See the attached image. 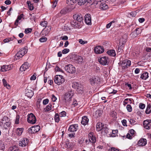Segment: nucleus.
Segmentation results:
<instances>
[{
  "label": "nucleus",
  "mask_w": 151,
  "mask_h": 151,
  "mask_svg": "<svg viewBox=\"0 0 151 151\" xmlns=\"http://www.w3.org/2000/svg\"><path fill=\"white\" fill-rule=\"evenodd\" d=\"M74 92L72 91L66 92L64 95L63 100L67 104H69L72 101Z\"/></svg>",
  "instance_id": "1"
},
{
  "label": "nucleus",
  "mask_w": 151,
  "mask_h": 151,
  "mask_svg": "<svg viewBox=\"0 0 151 151\" xmlns=\"http://www.w3.org/2000/svg\"><path fill=\"white\" fill-rule=\"evenodd\" d=\"M54 81L55 83L59 85L63 83L64 82V79L63 76L60 75H57L55 76Z\"/></svg>",
  "instance_id": "2"
},
{
  "label": "nucleus",
  "mask_w": 151,
  "mask_h": 151,
  "mask_svg": "<svg viewBox=\"0 0 151 151\" xmlns=\"http://www.w3.org/2000/svg\"><path fill=\"white\" fill-rule=\"evenodd\" d=\"M72 87L76 89L79 93H82L83 92V88L81 84L77 82H74L73 83Z\"/></svg>",
  "instance_id": "3"
},
{
  "label": "nucleus",
  "mask_w": 151,
  "mask_h": 151,
  "mask_svg": "<svg viewBox=\"0 0 151 151\" xmlns=\"http://www.w3.org/2000/svg\"><path fill=\"white\" fill-rule=\"evenodd\" d=\"M67 72L69 73H73L76 72V68L71 64H68L64 67Z\"/></svg>",
  "instance_id": "4"
},
{
  "label": "nucleus",
  "mask_w": 151,
  "mask_h": 151,
  "mask_svg": "<svg viewBox=\"0 0 151 151\" xmlns=\"http://www.w3.org/2000/svg\"><path fill=\"white\" fill-rule=\"evenodd\" d=\"M27 116V120L28 123L31 124L35 123L36 122V117L32 113L28 114Z\"/></svg>",
  "instance_id": "5"
},
{
  "label": "nucleus",
  "mask_w": 151,
  "mask_h": 151,
  "mask_svg": "<svg viewBox=\"0 0 151 151\" xmlns=\"http://www.w3.org/2000/svg\"><path fill=\"white\" fill-rule=\"evenodd\" d=\"M27 49L25 48H22L17 53L16 55V57H17L18 59L22 58L27 52Z\"/></svg>",
  "instance_id": "6"
},
{
  "label": "nucleus",
  "mask_w": 151,
  "mask_h": 151,
  "mask_svg": "<svg viewBox=\"0 0 151 151\" xmlns=\"http://www.w3.org/2000/svg\"><path fill=\"white\" fill-rule=\"evenodd\" d=\"M98 60L100 64L104 65L108 64L109 61L108 57L106 56L102 57L99 59Z\"/></svg>",
  "instance_id": "7"
},
{
  "label": "nucleus",
  "mask_w": 151,
  "mask_h": 151,
  "mask_svg": "<svg viewBox=\"0 0 151 151\" xmlns=\"http://www.w3.org/2000/svg\"><path fill=\"white\" fill-rule=\"evenodd\" d=\"M71 26L73 27H75V28H80L82 25V24L78 23L77 21L75 19L71 20L70 22Z\"/></svg>",
  "instance_id": "8"
},
{
  "label": "nucleus",
  "mask_w": 151,
  "mask_h": 151,
  "mask_svg": "<svg viewBox=\"0 0 151 151\" xmlns=\"http://www.w3.org/2000/svg\"><path fill=\"white\" fill-rule=\"evenodd\" d=\"M131 64V62L130 60H125L123 61L121 64L123 69H125L129 66Z\"/></svg>",
  "instance_id": "9"
},
{
  "label": "nucleus",
  "mask_w": 151,
  "mask_h": 151,
  "mask_svg": "<svg viewBox=\"0 0 151 151\" xmlns=\"http://www.w3.org/2000/svg\"><path fill=\"white\" fill-rule=\"evenodd\" d=\"M73 18L74 19L76 20L78 23H81L83 22V18L81 14H76L73 16Z\"/></svg>",
  "instance_id": "10"
},
{
  "label": "nucleus",
  "mask_w": 151,
  "mask_h": 151,
  "mask_svg": "<svg viewBox=\"0 0 151 151\" xmlns=\"http://www.w3.org/2000/svg\"><path fill=\"white\" fill-rule=\"evenodd\" d=\"M104 50L103 47L100 46H96L94 49L95 52L97 54L101 53L104 51Z\"/></svg>",
  "instance_id": "11"
},
{
  "label": "nucleus",
  "mask_w": 151,
  "mask_h": 151,
  "mask_svg": "<svg viewBox=\"0 0 151 151\" xmlns=\"http://www.w3.org/2000/svg\"><path fill=\"white\" fill-rule=\"evenodd\" d=\"M144 126L147 129H150L151 126V120L147 119L143 122Z\"/></svg>",
  "instance_id": "12"
},
{
  "label": "nucleus",
  "mask_w": 151,
  "mask_h": 151,
  "mask_svg": "<svg viewBox=\"0 0 151 151\" xmlns=\"http://www.w3.org/2000/svg\"><path fill=\"white\" fill-rule=\"evenodd\" d=\"M40 129V127L39 126L37 125L32 126L30 128V132L31 133H35L38 132Z\"/></svg>",
  "instance_id": "13"
},
{
  "label": "nucleus",
  "mask_w": 151,
  "mask_h": 151,
  "mask_svg": "<svg viewBox=\"0 0 151 151\" xmlns=\"http://www.w3.org/2000/svg\"><path fill=\"white\" fill-rule=\"evenodd\" d=\"M78 129V126L77 124L71 125L70 126L68 129V131L70 132H74L76 131Z\"/></svg>",
  "instance_id": "14"
},
{
  "label": "nucleus",
  "mask_w": 151,
  "mask_h": 151,
  "mask_svg": "<svg viewBox=\"0 0 151 151\" xmlns=\"http://www.w3.org/2000/svg\"><path fill=\"white\" fill-rule=\"evenodd\" d=\"M85 21L86 23L88 25L91 24V18L90 14H87L85 16Z\"/></svg>",
  "instance_id": "15"
},
{
  "label": "nucleus",
  "mask_w": 151,
  "mask_h": 151,
  "mask_svg": "<svg viewBox=\"0 0 151 151\" xmlns=\"http://www.w3.org/2000/svg\"><path fill=\"white\" fill-rule=\"evenodd\" d=\"M29 142L28 139L26 138H23L22 140L20 141L19 142V145L22 147H24L28 144Z\"/></svg>",
  "instance_id": "16"
},
{
  "label": "nucleus",
  "mask_w": 151,
  "mask_h": 151,
  "mask_svg": "<svg viewBox=\"0 0 151 151\" xmlns=\"http://www.w3.org/2000/svg\"><path fill=\"white\" fill-rule=\"evenodd\" d=\"M89 140L92 143H95L96 141V138L94 136L93 133H89L88 135Z\"/></svg>",
  "instance_id": "17"
},
{
  "label": "nucleus",
  "mask_w": 151,
  "mask_h": 151,
  "mask_svg": "<svg viewBox=\"0 0 151 151\" xmlns=\"http://www.w3.org/2000/svg\"><path fill=\"white\" fill-rule=\"evenodd\" d=\"M30 66V65L27 62L24 63L20 67L19 70L21 71H25Z\"/></svg>",
  "instance_id": "18"
},
{
  "label": "nucleus",
  "mask_w": 151,
  "mask_h": 151,
  "mask_svg": "<svg viewBox=\"0 0 151 151\" xmlns=\"http://www.w3.org/2000/svg\"><path fill=\"white\" fill-rule=\"evenodd\" d=\"M25 95L29 98H31L34 95L33 91L28 89H25Z\"/></svg>",
  "instance_id": "19"
},
{
  "label": "nucleus",
  "mask_w": 151,
  "mask_h": 151,
  "mask_svg": "<svg viewBox=\"0 0 151 151\" xmlns=\"http://www.w3.org/2000/svg\"><path fill=\"white\" fill-rule=\"evenodd\" d=\"M146 144V139L144 138L140 139L137 143V144L139 146H145Z\"/></svg>",
  "instance_id": "20"
},
{
  "label": "nucleus",
  "mask_w": 151,
  "mask_h": 151,
  "mask_svg": "<svg viewBox=\"0 0 151 151\" xmlns=\"http://www.w3.org/2000/svg\"><path fill=\"white\" fill-rule=\"evenodd\" d=\"M102 112L103 111L100 109L97 110L94 114V117L96 119L100 117L102 114Z\"/></svg>",
  "instance_id": "21"
},
{
  "label": "nucleus",
  "mask_w": 151,
  "mask_h": 151,
  "mask_svg": "<svg viewBox=\"0 0 151 151\" xmlns=\"http://www.w3.org/2000/svg\"><path fill=\"white\" fill-rule=\"evenodd\" d=\"M139 30V28H136L135 30L133 31L131 34L130 35L133 38H134L137 37L138 35H139L141 31H139V32H137Z\"/></svg>",
  "instance_id": "22"
},
{
  "label": "nucleus",
  "mask_w": 151,
  "mask_h": 151,
  "mask_svg": "<svg viewBox=\"0 0 151 151\" xmlns=\"http://www.w3.org/2000/svg\"><path fill=\"white\" fill-rule=\"evenodd\" d=\"M11 69V66L9 65H3L1 67V71L2 72L6 71Z\"/></svg>",
  "instance_id": "23"
},
{
  "label": "nucleus",
  "mask_w": 151,
  "mask_h": 151,
  "mask_svg": "<svg viewBox=\"0 0 151 151\" xmlns=\"http://www.w3.org/2000/svg\"><path fill=\"white\" fill-rule=\"evenodd\" d=\"M149 77L148 73L146 72H144L140 76V78L142 79L146 80Z\"/></svg>",
  "instance_id": "24"
},
{
  "label": "nucleus",
  "mask_w": 151,
  "mask_h": 151,
  "mask_svg": "<svg viewBox=\"0 0 151 151\" xmlns=\"http://www.w3.org/2000/svg\"><path fill=\"white\" fill-rule=\"evenodd\" d=\"M88 119L87 117L86 116H83L82 118L81 123L82 124L85 125L88 123Z\"/></svg>",
  "instance_id": "25"
},
{
  "label": "nucleus",
  "mask_w": 151,
  "mask_h": 151,
  "mask_svg": "<svg viewBox=\"0 0 151 151\" xmlns=\"http://www.w3.org/2000/svg\"><path fill=\"white\" fill-rule=\"evenodd\" d=\"M103 128V125L101 122H99L96 125V130L99 132L101 130H102Z\"/></svg>",
  "instance_id": "26"
},
{
  "label": "nucleus",
  "mask_w": 151,
  "mask_h": 151,
  "mask_svg": "<svg viewBox=\"0 0 151 151\" xmlns=\"http://www.w3.org/2000/svg\"><path fill=\"white\" fill-rule=\"evenodd\" d=\"M24 16V14H22L19 16L18 17L17 19L16 20L14 24L15 25L17 26H18V24L19 22V21L22 18H23V19H24V18L23 17Z\"/></svg>",
  "instance_id": "27"
},
{
  "label": "nucleus",
  "mask_w": 151,
  "mask_h": 151,
  "mask_svg": "<svg viewBox=\"0 0 151 151\" xmlns=\"http://www.w3.org/2000/svg\"><path fill=\"white\" fill-rule=\"evenodd\" d=\"M100 8L103 10H105L108 8V6L104 2L101 3L100 6Z\"/></svg>",
  "instance_id": "28"
},
{
  "label": "nucleus",
  "mask_w": 151,
  "mask_h": 151,
  "mask_svg": "<svg viewBox=\"0 0 151 151\" xmlns=\"http://www.w3.org/2000/svg\"><path fill=\"white\" fill-rule=\"evenodd\" d=\"M107 53L109 55L111 56H115L116 55L115 51L113 50H108Z\"/></svg>",
  "instance_id": "29"
},
{
  "label": "nucleus",
  "mask_w": 151,
  "mask_h": 151,
  "mask_svg": "<svg viewBox=\"0 0 151 151\" xmlns=\"http://www.w3.org/2000/svg\"><path fill=\"white\" fill-rule=\"evenodd\" d=\"M103 132H104L106 134H108L109 133H111V130L108 129L106 127H104L102 130Z\"/></svg>",
  "instance_id": "30"
},
{
  "label": "nucleus",
  "mask_w": 151,
  "mask_h": 151,
  "mask_svg": "<svg viewBox=\"0 0 151 151\" xmlns=\"http://www.w3.org/2000/svg\"><path fill=\"white\" fill-rule=\"evenodd\" d=\"M151 112V104H148L146 109L145 111V112L146 114H148L150 113Z\"/></svg>",
  "instance_id": "31"
},
{
  "label": "nucleus",
  "mask_w": 151,
  "mask_h": 151,
  "mask_svg": "<svg viewBox=\"0 0 151 151\" xmlns=\"http://www.w3.org/2000/svg\"><path fill=\"white\" fill-rule=\"evenodd\" d=\"M23 131V128H18L16 130V133L18 135L20 136L22 134Z\"/></svg>",
  "instance_id": "32"
},
{
  "label": "nucleus",
  "mask_w": 151,
  "mask_h": 151,
  "mask_svg": "<svg viewBox=\"0 0 151 151\" xmlns=\"http://www.w3.org/2000/svg\"><path fill=\"white\" fill-rule=\"evenodd\" d=\"M77 0H67V3L68 5H73L76 3Z\"/></svg>",
  "instance_id": "33"
},
{
  "label": "nucleus",
  "mask_w": 151,
  "mask_h": 151,
  "mask_svg": "<svg viewBox=\"0 0 151 151\" xmlns=\"http://www.w3.org/2000/svg\"><path fill=\"white\" fill-rule=\"evenodd\" d=\"M27 4L30 10H32L34 9L33 5L31 3L30 1H27Z\"/></svg>",
  "instance_id": "34"
},
{
  "label": "nucleus",
  "mask_w": 151,
  "mask_h": 151,
  "mask_svg": "<svg viewBox=\"0 0 151 151\" xmlns=\"http://www.w3.org/2000/svg\"><path fill=\"white\" fill-rule=\"evenodd\" d=\"M52 104H49L45 108L44 110L45 112H48L50 110L52 109Z\"/></svg>",
  "instance_id": "35"
},
{
  "label": "nucleus",
  "mask_w": 151,
  "mask_h": 151,
  "mask_svg": "<svg viewBox=\"0 0 151 151\" xmlns=\"http://www.w3.org/2000/svg\"><path fill=\"white\" fill-rule=\"evenodd\" d=\"M94 83L95 84H99L101 82V79L98 76L94 77Z\"/></svg>",
  "instance_id": "36"
},
{
  "label": "nucleus",
  "mask_w": 151,
  "mask_h": 151,
  "mask_svg": "<svg viewBox=\"0 0 151 151\" xmlns=\"http://www.w3.org/2000/svg\"><path fill=\"white\" fill-rule=\"evenodd\" d=\"M60 116L59 114L58 113H56L55 114L54 119L56 122L58 123L60 121Z\"/></svg>",
  "instance_id": "37"
},
{
  "label": "nucleus",
  "mask_w": 151,
  "mask_h": 151,
  "mask_svg": "<svg viewBox=\"0 0 151 151\" xmlns=\"http://www.w3.org/2000/svg\"><path fill=\"white\" fill-rule=\"evenodd\" d=\"M116 22H117V20H116L114 19L113 20L106 25V28H109L113 23H116Z\"/></svg>",
  "instance_id": "38"
},
{
  "label": "nucleus",
  "mask_w": 151,
  "mask_h": 151,
  "mask_svg": "<svg viewBox=\"0 0 151 151\" xmlns=\"http://www.w3.org/2000/svg\"><path fill=\"white\" fill-rule=\"evenodd\" d=\"M76 60L78 61V63H81L83 61L82 57L80 56H78L76 57Z\"/></svg>",
  "instance_id": "39"
},
{
  "label": "nucleus",
  "mask_w": 151,
  "mask_h": 151,
  "mask_svg": "<svg viewBox=\"0 0 151 151\" xmlns=\"http://www.w3.org/2000/svg\"><path fill=\"white\" fill-rule=\"evenodd\" d=\"M78 4L80 5L84 4L87 1L86 0H77Z\"/></svg>",
  "instance_id": "40"
},
{
  "label": "nucleus",
  "mask_w": 151,
  "mask_h": 151,
  "mask_svg": "<svg viewBox=\"0 0 151 151\" xmlns=\"http://www.w3.org/2000/svg\"><path fill=\"white\" fill-rule=\"evenodd\" d=\"M9 151H19L18 148L15 146H13L10 147Z\"/></svg>",
  "instance_id": "41"
},
{
  "label": "nucleus",
  "mask_w": 151,
  "mask_h": 151,
  "mask_svg": "<svg viewBox=\"0 0 151 151\" xmlns=\"http://www.w3.org/2000/svg\"><path fill=\"white\" fill-rule=\"evenodd\" d=\"M129 122L130 124L132 125H134L136 124V121H135V119L134 118L130 119Z\"/></svg>",
  "instance_id": "42"
},
{
  "label": "nucleus",
  "mask_w": 151,
  "mask_h": 151,
  "mask_svg": "<svg viewBox=\"0 0 151 151\" xmlns=\"http://www.w3.org/2000/svg\"><path fill=\"white\" fill-rule=\"evenodd\" d=\"M47 40V38L45 37H42L39 39V41L41 42H43Z\"/></svg>",
  "instance_id": "43"
},
{
  "label": "nucleus",
  "mask_w": 151,
  "mask_h": 151,
  "mask_svg": "<svg viewBox=\"0 0 151 151\" xmlns=\"http://www.w3.org/2000/svg\"><path fill=\"white\" fill-rule=\"evenodd\" d=\"M51 29V27L50 26H48L47 27V28L45 30L44 32H45V35H47L50 31Z\"/></svg>",
  "instance_id": "44"
},
{
  "label": "nucleus",
  "mask_w": 151,
  "mask_h": 151,
  "mask_svg": "<svg viewBox=\"0 0 151 151\" xmlns=\"http://www.w3.org/2000/svg\"><path fill=\"white\" fill-rule=\"evenodd\" d=\"M19 115H17L16 116V119L15 120V123L16 124H18L19 123Z\"/></svg>",
  "instance_id": "45"
},
{
  "label": "nucleus",
  "mask_w": 151,
  "mask_h": 151,
  "mask_svg": "<svg viewBox=\"0 0 151 151\" xmlns=\"http://www.w3.org/2000/svg\"><path fill=\"white\" fill-rule=\"evenodd\" d=\"M32 31V29L31 28H28L25 29L24 31L25 33L27 34L31 32Z\"/></svg>",
  "instance_id": "46"
},
{
  "label": "nucleus",
  "mask_w": 151,
  "mask_h": 151,
  "mask_svg": "<svg viewBox=\"0 0 151 151\" xmlns=\"http://www.w3.org/2000/svg\"><path fill=\"white\" fill-rule=\"evenodd\" d=\"M59 116L60 117H65L66 116V113L64 111H63L59 114Z\"/></svg>",
  "instance_id": "47"
},
{
  "label": "nucleus",
  "mask_w": 151,
  "mask_h": 151,
  "mask_svg": "<svg viewBox=\"0 0 151 151\" xmlns=\"http://www.w3.org/2000/svg\"><path fill=\"white\" fill-rule=\"evenodd\" d=\"M127 111L129 112H131L132 110V108L130 105L128 104L127 105Z\"/></svg>",
  "instance_id": "48"
},
{
  "label": "nucleus",
  "mask_w": 151,
  "mask_h": 151,
  "mask_svg": "<svg viewBox=\"0 0 151 151\" xmlns=\"http://www.w3.org/2000/svg\"><path fill=\"white\" fill-rule=\"evenodd\" d=\"M47 21L42 22H40V24L41 26L43 27H46L47 24Z\"/></svg>",
  "instance_id": "49"
},
{
  "label": "nucleus",
  "mask_w": 151,
  "mask_h": 151,
  "mask_svg": "<svg viewBox=\"0 0 151 151\" xmlns=\"http://www.w3.org/2000/svg\"><path fill=\"white\" fill-rule=\"evenodd\" d=\"M94 78L95 77H93L90 79V83L91 85L93 86L95 85V83H94Z\"/></svg>",
  "instance_id": "50"
},
{
  "label": "nucleus",
  "mask_w": 151,
  "mask_h": 151,
  "mask_svg": "<svg viewBox=\"0 0 151 151\" xmlns=\"http://www.w3.org/2000/svg\"><path fill=\"white\" fill-rule=\"evenodd\" d=\"M79 42L82 44H86L87 43V41H83L82 39H79L78 40Z\"/></svg>",
  "instance_id": "51"
},
{
  "label": "nucleus",
  "mask_w": 151,
  "mask_h": 151,
  "mask_svg": "<svg viewBox=\"0 0 151 151\" xmlns=\"http://www.w3.org/2000/svg\"><path fill=\"white\" fill-rule=\"evenodd\" d=\"M70 51V50L67 48L64 49L62 50V53L63 54H65L68 52Z\"/></svg>",
  "instance_id": "52"
},
{
  "label": "nucleus",
  "mask_w": 151,
  "mask_h": 151,
  "mask_svg": "<svg viewBox=\"0 0 151 151\" xmlns=\"http://www.w3.org/2000/svg\"><path fill=\"white\" fill-rule=\"evenodd\" d=\"M5 146L3 143H0V150H4L5 149Z\"/></svg>",
  "instance_id": "53"
},
{
  "label": "nucleus",
  "mask_w": 151,
  "mask_h": 151,
  "mask_svg": "<svg viewBox=\"0 0 151 151\" xmlns=\"http://www.w3.org/2000/svg\"><path fill=\"white\" fill-rule=\"evenodd\" d=\"M5 122L6 123H4V126L5 128H6L7 127H10V122Z\"/></svg>",
  "instance_id": "54"
},
{
  "label": "nucleus",
  "mask_w": 151,
  "mask_h": 151,
  "mask_svg": "<svg viewBox=\"0 0 151 151\" xmlns=\"http://www.w3.org/2000/svg\"><path fill=\"white\" fill-rule=\"evenodd\" d=\"M139 107L140 108L142 109H143L145 108V105L144 104L141 103L139 104Z\"/></svg>",
  "instance_id": "55"
},
{
  "label": "nucleus",
  "mask_w": 151,
  "mask_h": 151,
  "mask_svg": "<svg viewBox=\"0 0 151 151\" xmlns=\"http://www.w3.org/2000/svg\"><path fill=\"white\" fill-rule=\"evenodd\" d=\"M49 100L48 99H44L43 101V104L44 105H46L49 102Z\"/></svg>",
  "instance_id": "56"
},
{
  "label": "nucleus",
  "mask_w": 151,
  "mask_h": 151,
  "mask_svg": "<svg viewBox=\"0 0 151 151\" xmlns=\"http://www.w3.org/2000/svg\"><path fill=\"white\" fill-rule=\"evenodd\" d=\"M55 70L56 71L61 72H62L63 71V70L62 69H61L58 66H56L55 68Z\"/></svg>",
  "instance_id": "57"
},
{
  "label": "nucleus",
  "mask_w": 151,
  "mask_h": 151,
  "mask_svg": "<svg viewBox=\"0 0 151 151\" xmlns=\"http://www.w3.org/2000/svg\"><path fill=\"white\" fill-rule=\"evenodd\" d=\"M110 115L112 117H114L115 118L116 115V113L114 111H112L110 113Z\"/></svg>",
  "instance_id": "58"
},
{
  "label": "nucleus",
  "mask_w": 151,
  "mask_h": 151,
  "mask_svg": "<svg viewBox=\"0 0 151 151\" xmlns=\"http://www.w3.org/2000/svg\"><path fill=\"white\" fill-rule=\"evenodd\" d=\"M129 133L131 135V136H133V134H134L135 132L134 130L133 129H131L129 131Z\"/></svg>",
  "instance_id": "59"
},
{
  "label": "nucleus",
  "mask_w": 151,
  "mask_h": 151,
  "mask_svg": "<svg viewBox=\"0 0 151 151\" xmlns=\"http://www.w3.org/2000/svg\"><path fill=\"white\" fill-rule=\"evenodd\" d=\"M60 39L62 40H67L68 39V37L66 36H61L60 37Z\"/></svg>",
  "instance_id": "60"
},
{
  "label": "nucleus",
  "mask_w": 151,
  "mask_h": 151,
  "mask_svg": "<svg viewBox=\"0 0 151 151\" xmlns=\"http://www.w3.org/2000/svg\"><path fill=\"white\" fill-rule=\"evenodd\" d=\"M109 151H119V150L114 147H111L109 149Z\"/></svg>",
  "instance_id": "61"
},
{
  "label": "nucleus",
  "mask_w": 151,
  "mask_h": 151,
  "mask_svg": "<svg viewBox=\"0 0 151 151\" xmlns=\"http://www.w3.org/2000/svg\"><path fill=\"white\" fill-rule=\"evenodd\" d=\"M52 99L53 101H55L57 100L56 97L54 96V95L52 94Z\"/></svg>",
  "instance_id": "62"
},
{
  "label": "nucleus",
  "mask_w": 151,
  "mask_h": 151,
  "mask_svg": "<svg viewBox=\"0 0 151 151\" xmlns=\"http://www.w3.org/2000/svg\"><path fill=\"white\" fill-rule=\"evenodd\" d=\"M122 124L124 126H127V121L125 119H124L122 121Z\"/></svg>",
  "instance_id": "63"
},
{
  "label": "nucleus",
  "mask_w": 151,
  "mask_h": 151,
  "mask_svg": "<svg viewBox=\"0 0 151 151\" xmlns=\"http://www.w3.org/2000/svg\"><path fill=\"white\" fill-rule=\"evenodd\" d=\"M128 99H125L124 100V101L123 102V105L124 106H125L126 104H127V103H128Z\"/></svg>",
  "instance_id": "64"
}]
</instances>
